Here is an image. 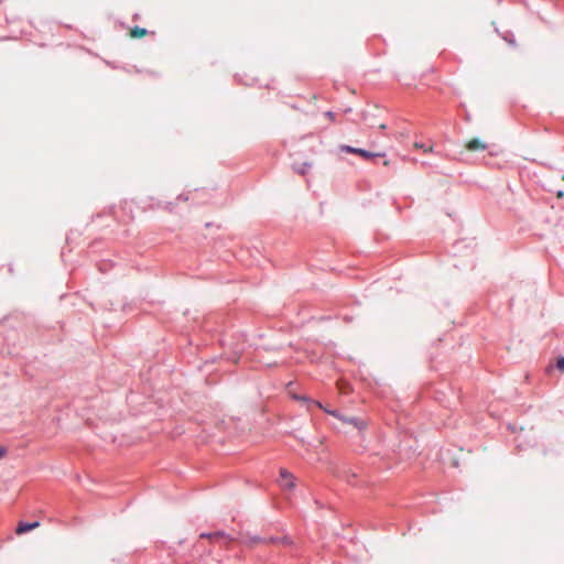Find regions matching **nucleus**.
<instances>
[{"mask_svg": "<svg viewBox=\"0 0 564 564\" xmlns=\"http://www.w3.org/2000/svg\"><path fill=\"white\" fill-rule=\"evenodd\" d=\"M310 405L317 406L319 409H323L326 413L341 420L345 424L352 426L354 429L358 430L359 432H362L367 429V422L364 421L360 417L355 416H343L337 411L328 410L322 405L318 401H310Z\"/></svg>", "mask_w": 564, "mask_h": 564, "instance_id": "obj_1", "label": "nucleus"}, {"mask_svg": "<svg viewBox=\"0 0 564 564\" xmlns=\"http://www.w3.org/2000/svg\"><path fill=\"white\" fill-rule=\"evenodd\" d=\"M340 151L343 152H346V153H351V154H357L366 160H370L372 158H376V156H383L384 154L383 153H373V152H370V151H367V150H364V149H359V148H354V147H350V145H340Z\"/></svg>", "mask_w": 564, "mask_h": 564, "instance_id": "obj_2", "label": "nucleus"}, {"mask_svg": "<svg viewBox=\"0 0 564 564\" xmlns=\"http://www.w3.org/2000/svg\"><path fill=\"white\" fill-rule=\"evenodd\" d=\"M294 476L292 473H290L285 468L280 469V486L284 489H292L294 488Z\"/></svg>", "mask_w": 564, "mask_h": 564, "instance_id": "obj_3", "label": "nucleus"}, {"mask_svg": "<svg viewBox=\"0 0 564 564\" xmlns=\"http://www.w3.org/2000/svg\"><path fill=\"white\" fill-rule=\"evenodd\" d=\"M466 150L468 151H484L487 149V144L484 143L482 141H480L479 139L475 138V139H471L469 140L466 145H465Z\"/></svg>", "mask_w": 564, "mask_h": 564, "instance_id": "obj_4", "label": "nucleus"}, {"mask_svg": "<svg viewBox=\"0 0 564 564\" xmlns=\"http://www.w3.org/2000/svg\"><path fill=\"white\" fill-rule=\"evenodd\" d=\"M39 527H40V522H37V521L31 522V523L20 522L15 529V533L21 535V534L26 533L31 530H34Z\"/></svg>", "mask_w": 564, "mask_h": 564, "instance_id": "obj_5", "label": "nucleus"}, {"mask_svg": "<svg viewBox=\"0 0 564 564\" xmlns=\"http://www.w3.org/2000/svg\"><path fill=\"white\" fill-rule=\"evenodd\" d=\"M130 36L133 39L143 37L148 34V31L143 28L134 26L129 32Z\"/></svg>", "mask_w": 564, "mask_h": 564, "instance_id": "obj_6", "label": "nucleus"}, {"mask_svg": "<svg viewBox=\"0 0 564 564\" xmlns=\"http://www.w3.org/2000/svg\"><path fill=\"white\" fill-rule=\"evenodd\" d=\"M202 539H209V540H223L226 539V535L224 532H215V533H202Z\"/></svg>", "mask_w": 564, "mask_h": 564, "instance_id": "obj_7", "label": "nucleus"}, {"mask_svg": "<svg viewBox=\"0 0 564 564\" xmlns=\"http://www.w3.org/2000/svg\"><path fill=\"white\" fill-rule=\"evenodd\" d=\"M556 367L558 370L564 371V357L557 359Z\"/></svg>", "mask_w": 564, "mask_h": 564, "instance_id": "obj_8", "label": "nucleus"}, {"mask_svg": "<svg viewBox=\"0 0 564 564\" xmlns=\"http://www.w3.org/2000/svg\"><path fill=\"white\" fill-rule=\"evenodd\" d=\"M325 116H326L329 120H334V119H335V113H334V112H332V111H327V112L325 113Z\"/></svg>", "mask_w": 564, "mask_h": 564, "instance_id": "obj_9", "label": "nucleus"}, {"mask_svg": "<svg viewBox=\"0 0 564 564\" xmlns=\"http://www.w3.org/2000/svg\"><path fill=\"white\" fill-rule=\"evenodd\" d=\"M305 171H306V169H305V167H302L301 170H299V172H300L301 174H304V173H305Z\"/></svg>", "mask_w": 564, "mask_h": 564, "instance_id": "obj_10", "label": "nucleus"}, {"mask_svg": "<svg viewBox=\"0 0 564 564\" xmlns=\"http://www.w3.org/2000/svg\"><path fill=\"white\" fill-rule=\"evenodd\" d=\"M4 455V449L0 448V458Z\"/></svg>", "mask_w": 564, "mask_h": 564, "instance_id": "obj_11", "label": "nucleus"}, {"mask_svg": "<svg viewBox=\"0 0 564 564\" xmlns=\"http://www.w3.org/2000/svg\"><path fill=\"white\" fill-rule=\"evenodd\" d=\"M380 129H386V124H380Z\"/></svg>", "mask_w": 564, "mask_h": 564, "instance_id": "obj_12", "label": "nucleus"}, {"mask_svg": "<svg viewBox=\"0 0 564 564\" xmlns=\"http://www.w3.org/2000/svg\"><path fill=\"white\" fill-rule=\"evenodd\" d=\"M562 178L564 180V174H563V177H562Z\"/></svg>", "mask_w": 564, "mask_h": 564, "instance_id": "obj_13", "label": "nucleus"}]
</instances>
